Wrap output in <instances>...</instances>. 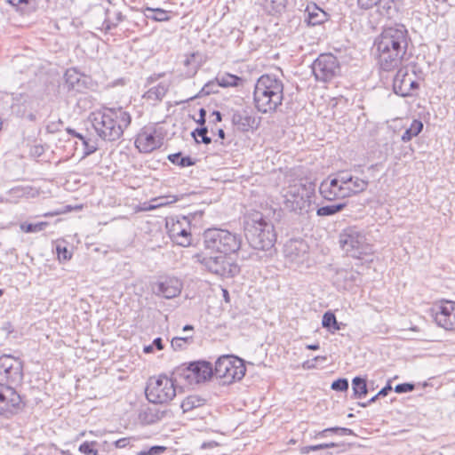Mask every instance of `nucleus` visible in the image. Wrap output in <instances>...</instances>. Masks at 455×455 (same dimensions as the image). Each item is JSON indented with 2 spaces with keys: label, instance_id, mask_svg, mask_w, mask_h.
I'll return each mask as SVG.
<instances>
[{
  "label": "nucleus",
  "instance_id": "nucleus-32",
  "mask_svg": "<svg viewBox=\"0 0 455 455\" xmlns=\"http://www.w3.org/2000/svg\"><path fill=\"white\" fill-rule=\"evenodd\" d=\"M206 403V400L199 395H192L187 396L180 404L184 413L191 412L195 410L204 407Z\"/></svg>",
  "mask_w": 455,
  "mask_h": 455
},
{
  "label": "nucleus",
  "instance_id": "nucleus-61",
  "mask_svg": "<svg viewBox=\"0 0 455 455\" xmlns=\"http://www.w3.org/2000/svg\"><path fill=\"white\" fill-rule=\"evenodd\" d=\"M377 400H378V397L376 395H374L371 399H369L367 402H365V403H359L358 404L361 407L365 408V407L369 406L370 404L375 403Z\"/></svg>",
  "mask_w": 455,
  "mask_h": 455
},
{
  "label": "nucleus",
  "instance_id": "nucleus-10",
  "mask_svg": "<svg viewBox=\"0 0 455 455\" xmlns=\"http://www.w3.org/2000/svg\"><path fill=\"white\" fill-rule=\"evenodd\" d=\"M175 378L185 379L188 384H199L209 380L213 375V368L207 361H195L182 364L173 371Z\"/></svg>",
  "mask_w": 455,
  "mask_h": 455
},
{
  "label": "nucleus",
  "instance_id": "nucleus-20",
  "mask_svg": "<svg viewBox=\"0 0 455 455\" xmlns=\"http://www.w3.org/2000/svg\"><path fill=\"white\" fill-rule=\"evenodd\" d=\"M283 254L289 262L300 264L307 257V244L303 240L291 239L284 244Z\"/></svg>",
  "mask_w": 455,
  "mask_h": 455
},
{
  "label": "nucleus",
  "instance_id": "nucleus-6",
  "mask_svg": "<svg viewBox=\"0 0 455 455\" xmlns=\"http://www.w3.org/2000/svg\"><path fill=\"white\" fill-rule=\"evenodd\" d=\"M315 196V184L301 181L291 184L283 195L284 206L288 210L299 214L311 211L312 197Z\"/></svg>",
  "mask_w": 455,
  "mask_h": 455
},
{
  "label": "nucleus",
  "instance_id": "nucleus-1",
  "mask_svg": "<svg viewBox=\"0 0 455 455\" xmlns=\"http://www.w3.org/2000/svg\"><path fill=\"white\" fill-rule=\"evenodd\" d=\"M410 41L411 38L404 25L395 24L385 28L374 41L380 68L384 71L397 68L407 53Z\"/></svg>",
  "mask_w": 455,
  "mask_h": 455
},
{
  "label": "nucleus",
  "instance_id": "nucleus-56",
  "mask_svg": "<svg viewBox=\"0 0 455 455\" xmlns=\"http://www.w3.org/2000/svg\"><path fill=\"white\" fill-rule=\"evenodd\" d=\"M336 434L339 435H352L354 432L350 428L335 427Z\"/></svg>",
  "mask_w": 455,
  "mask_h": 455
},
{
  "label": "nucleus",
  "instance_id": "nucleus-21",
  "mask_svg": "<svg viewBox=\"0 0 455 455\" xmlns=\"http://www.w3.org/2000/svg\"><path fill=\"white\" fill-rule=\"evenodd\" d=\"M401 0H357L361 9L369 10L377 7L381 15L392 17L397 13Z\"/></svg>",
  "mask_w": 455,
  "mask_h": 455
},
{
  "label": "nucleus",
  "instance_id": "nucleus-43",
  "mask_svg": "<svg viewBox=\"0 0 455 455\" xmlns=\"http://www.w3.org/2000/svg\"><path fill=\"white\" fill-rule=\"evenodd\" d=\"M48 226L47 222L41 221L37 223H21L20 228V229L25 233H38L43 230Z\"/></svg>",
  "mask_w": 455,
  "mask_h": 455
},
{
  "label": "nucleus",
  "instance_id": "nucleus-50",
  "mask_svg": "<svg viewBox=\"0 0 455 455\" xmlns=\"http://www.w3.org/2000/svg\"><path fill=\"white\" fill-rule=\"evenodd\" d=\"M56 252L60 261H66L71 259L72 253L65 246L58 244L56 246Z\"/></svg>",
  "mask_w": 455,
  "mask_h": 455
},
{
  "label": "nucleus",
  "instance_id": "nucleus-26",
  "mask_svg": "<svg viewBox=\"0 0 455 455\" xmlns=\"http://www.w3.org/2000/svg\"><path fill=\"white\" fill-rule=\"evenodd\" d=\"M410 76L406 69L400 68L393 80L394 92L402 97L409 96L408 82Z\"/></svg>",
  "mask_w": 455,
  "mask_h": 455
},
{
  "label": "nucleus",
  "instance_id": "nucleus-55",
  "mask_svg": "<svg viewBox=\"0 0 455 455\" xmlns=\"http://www.w3.org/2000/svg\"><path fill=\"white\" fill-rule=\"evenodd\" d=\"M206 114L207 112L204 108L199 109V118L196 120V123L200 125V127L205 126Z\"/></svg>",
  "mask_w": 455,
  "mask_h": 455
},
{
  "label": "nucleus",
  "instance_id": "nucleus-15",
  "mask_svg": "<svg viewBox=\"0 0 455 455\" xmlns=\"http://www.w3.org/2000/svg\"><path fill=\"white\" fill-rule=\"evenodd\" d=\"M312 72L317 81L328 82L339 72V64L331 53L320 54L311 65Z\"/></svg>",
  "mask_w": 455,
  "mask_h": 455
},
{
  "label": "nucleus",
  "instance_id": "nucleus-44",
  "mask_svg": "<svg viewBox=\"0 0 455 455\" xmlns=\"http://www.w3.org/2000/svg\"><path fill=\"white\" fill-rule=\"evenodd\" d=\"M97 445L96 441H85L79 445L78 451L84 455H99V451L95 448Z\"/></svg>",
  "mask_w": 455,
  "mask_h": 455
},
{
  "label": "nucleus",
  "instance_id": "nucleus-53",
  "mask_svg": "<svg viewBox=\"0 0 455 455\" xmlns=\"http://www.w3.org/2000/svg\"><path fill=\"white\" fill-rule=\"evenodd\" d=\"M395 392L397 394L409 393L415 389V384L413 383H400L395 387Z\"/></svg>",
  "mask_w": 455,
  "mask_h": 455
},
{
  "label": "nucleus",
  "instance_id": "nucleus-58",
  "mask_svg": "<svg viewBox=\"0 0 455 455\" xmlns=\"http://www.w3.org/2000/svg\"><path fill=\"white\" fill-rule=\"evenodd\" d=\"M214 117V119L211 120L210 123L217 124L219 122H221L222 120V115L220 111L214 110L212 112L210 118Z\"/></svg>",
  "mask_w": 455,
  "mask_h": 455
},
{
  "label": "nucleus",
  "instance_id": "nucleus-37",
  "mask_svg": "<svg viewBox=\"0 0 455 455\" xmlns=\"http://www.w3.org/2000/svg\"><path fill=\"white\" fill-rule=\"evenodd\" d=\"M322 325L327 329L331 333H334L341 329L342 323L337 321L336 315L331 311H327L323 314L322 318Z\"/></svg>",
  "mask_w": 455,
  "mask_h": 455
},
{
  "label": "nucleus",
  "instance_id": "nucleus-19",
  "mask_svg": "<svg viewBox=\"0 0 455 455\" xmlns=\"http://www.w3.org/2000/svg\"><path fill=\"white\" fill-rule=\"evenodd\" d=\"M161 145V139L152 127H144L135 140V146L141 153H150Z\"/></svg>",
  "mask_w": 455,
  "mask_h": 455
},
{
  "label": "nucleus",
  "instance_id": "nucleus-59",
  "mask_svg": "<svg viewBox=\"0 0 455 455\" xmlns=\"http://www.w3.org/2000/svg\"><path fill=\"white\" fill-rule=\"evenodd\" d=\"M408 87H409V96H411V92L414 90H417L419 88V83L412 79L411 76H410L409 82H408Z\"/></svg>",
  "mask_w": 455,
  "mask_h": 455
},
{
  "label": "nucleus",
  "instance_id": "nucleus-34",
  "mask_svg": "<svg viewBox=\"0 0 455 455\" xmlns=\"http://www.w3.org/2000/svg\"><path fill=\"white\" fill-rule=\"evenodd\" d=\"M217 81H219L220 87L223 88L238 87L243 83L242 77L230 73L218 74Z\"/></svg>",
  "mask_w": 455,
  "mask_h": 455
},
{
  "label": "nucleus",
  "instance_id": "nucleus-27",
  "mask_svg": "<svg viewBox=\"0 0 455 455\" xmlns=\"http://www.w3.org/2000/svg\"><path fill=\"white\" fill-rule=\"evenodd\" d=\"M205 60V56L199 52L188 55L184 60V66L188 68L186 76L193 77L196 76L199 68L204 64Z\"/></svg>",
  "mask_w": 455,
  "mask_h": 455
},
{
  "label": "nucleus",
  "instance_id": "nucleus-33",
  "mask_svg": "<svg viewBox=\"0 0 455 455\" xmlns=\"http://www.w3.org/2000/svg\"><path fill=\"white\" fill-rule=\"evenodd\" d=\"M168 92V85L164 83H160L156 86L151 87L148 90L143 97L148 100L160 101Z\"/></svg>",
  "mask_w": 455,
  "mask_h": 455
},
{
  "label": "nucleus",
  "instance_id": "nucleus-30",
  "mask_svg": "<svg viewBox=\"0 0 455 455\" xmlns=\"http://www.w3.org/2000/svg\"><path fill=\"white\" fill-rule=\"evenodd\" d=\"M347 206V203L340 201L335 204L322 205L316 204V215L318 217H331L342 212Z\"/></svg>",
  "mask_w": 455,
  "mask_h": 455
},
{
  "label": "nucleus",
  "instance_id": "nucleus-3",
  "mask_svg": "<svg viewBox=\"0 0 455 455\" xmlns=\"http://www.w3.org/2000/svg\"><path fill=\"white\" fill-rule=\"evenodd\" d=\"M255 108L263 114L275 112L283 100V84L273 75H262L254 87Z\"/></svg>",
  "mask_w": 455,
  "mask_h": 455
},
{
  "label": "nucleus",
  "instance_id": "nucleus-62",
  "mask_svg": "<svg viewBox=\"0 0 455 455\" xmlns=\"http://www.w3.org/2000/svg\"><path fill=\"white\" fill-rule=\"evenodd\" d=\"M329 434V430H327V428L322 430V431H319L317 433H315V438H322V437H326Z\"/></svg>",
  "mask_w": 455,
  "mask_h": 455
},
{
  "label": "nucleus",
  "instance_id": "nucleus-25",
  "mask_svg": "<svg viewBox=\"0 0 455 455\" xmlns=\"http://www.w3.org/2000/svg\"><path fill=\"white\" fill-rule=\"evenodd\" d=\"M232 124L242 132L257 129L259 123L247 110H236L232 115Z\"/></svg>",
  "mask_w": 455,
  "mask_h": 455
},
{
  "label": "nucleus",
  "instance_id": "nucleus-23",
  "mask_svg": "<svg viewBox=\"0 0 455 455\" xmlns=\"http://www.w3.org/2000/svg\"><path fill=\"white\" fill-rule=\"evenodd\" d=\"M341 176L345 180V187L348 197L356 196L364 192L368 186L369 180L352 175L349 171H340Z\"/></svg>",
  "mask_w": 455,
  "mask_h": 455
},
{
  "label": "nucleus",
  "instance_id": "nucleus-31",
  "mask_svg": "<svg viewBox=\"0 0 455 455\" xmlns=\"http://www.w3.org/2000/svg\"><path fill=\"white\" fill-rule=\"evenodd\" d=\"M166 411H160L155 407H148L140 411V420L146 425L155 424L164 418Z\"/></svg>",
  "mask_w": 455,
  "mask_h": 455
},
{
  "label": "nucleus",
  "instance_id": "nucleus-28",
  "mask_svg": "<svg viewBox=\"0 0 455 455\" xmlns=\"http://www.w3.org/2000/svg\"><path fill=\"white\" fill-rule=\"evenodd\" d=\"M125 16L123 14L121 11L118 10H105V19L101 26V30L105 33L109 32L110 30L116 28L119 23L124 21Z\"/></svg>",
  "mask_w": 455,
  "mask_h": 455
},
{
  "label": "nucleus",
  "instance_id": "nucleus-2",
  "mask_svg": "<svg viewBox=\"0 0 455 455\" xmlns=\"http://www.w3.org/2000/svg\"><path fill=\"white\" fill-rule=\"evenodd\" d=\"M92 125L97 135L104 141H116L131 124L130 113L123 108H104L90 116Z\"/></svg>",
  "mask_w": 455,
  "mask_h": 455
},
{
  "label": "nucleus",
  "instance_id": "nucleus-51",
  "mask_svg": "<svg viewBox=\"0 0 455 455\" xmlns=\"http://www.w3.org/2000/svg\"><path fill=\"white\" fill-rule=\"evenodd\" d=\"M31 0H7V2L12 6L18 7L23 13L29 12L28 8Z\"/></svg>",
  "mask_w": 455,
  "mask_h": 455
},
{
  "label": "nucleus",
  "instance_id": "nucleus-7",
  "mask_svg": "<svg viewBox=\"0 0 455 455\" xmlns=\"http://www.w3.org/2000/svg\"><path fill=\"white\" fill-rule=\"evenodd\" d=\"M339 244L349 256L361 259L372 253V245L368 242L363 230L356 227H348L339 234Z\"/></svg>",
  "mask_w": 455,
  "mask_h": 455
},
{
  "label": "nucleus",
  "instance_id": "nucleus-46",
  "mask_svg": "<svg viewBox=\"0 0 455 455\" xmlns=\"http://www.w3.org/2000/svg\"><path fill=\"white\" fill-rule=\"evenodd\" d=\"M192 337H175L172 339V347L174 350L184 349Z\"/></svg>",
  "mask_w": 455,
  "mask_h": 455
},
{
  "label": "nucleus",
  "instance_id": "nucleus-60",
  "mask_svg": "<svg viewBox=\"0 0 455 455\" xmlns=\"http://www.w3.org/2000/svg\"><path fill=\"white\" fill-rule=\"evenodd\" d=\"M153 347H155L157 350H162L164 348L163 340L161 338H156L153 340Z\"/></svg>",
  "mask_w": 455,
  "mask_h": 455
},
{
  "label": "nucleus",
  "instance_id": "nucleus-11",
  "mask_svg": "<svg viewBox=\"0 0 455 455\" xmlns=\"http://www.w3.org/2000/svg\"><path fill=\"white\" fill-rule=\"evenodd\" d=\"M199 262L207 271L222 278L233 277L240 272L239 266L231 259V255H204Z\"/></svg>",
  "mask_w": 455,
  "mask_h": 455
},
{
  "label": "nucleus",
  "instance_id": "nucleus-16",
  "mask_svg": "<svg viewBox=\"0 0 455 455\" xmlns=\"http://www.w3.org/2000/svg\"><path fill=\"white\" fill-rule=\"evenodd\" d=\"M435 322L445 330L455 328V302L443 300L432 308Z\"/></svg>",
  "mask_w": 455,
  "mask_h": 455
},
{
  "label": "nucleus",
  "instance_id": "nucleus-48",
  "mask_svg": "<svg viewBox=\"0 0 455 455\" xmlns=\"http://www.w3.org/2000/svg\"><path fill=\"white\" fill-rule=\"evenodd\" d=\"M331 387L335 391H347L348 389V380L345 378H339L331 383Z\"/></svg>",
  "mask_w": 455,
  "mask_h": 455
},
{
  "label": "nucleus",
  "instance_id": "nucleus-40",
  "mask_svg": "<svg viewBox=\"0 0 455 455\" xmlns=\"http://www.w3.org/2000/svg\"><path fill=\"white\" fill-rule=\"evenodd\" d=\"M168 160L172 164H177L180 167H189L196 164V161L192 157L188 156H183L180 152L169 155Z\"/></svg>",
  "mask_w": 455,
  "mask_h": 455
},
{
  "label": "nucleus",
  "instance_id": "nucleus-41",
  "mask_svg": "<svg viewBox=\"0 0 455 455\" xmlns=\"http://www.w3.org/2000/svg\"><path fill=\"white\" fill-rule=\"evenodd\" d=\"M219 87H220V85L219 84V81H217V76H216L214 79L207 82L202 87V89L199 91V92L196 95H195L194 97H192L191 99L202 98L204 96H207L212 93H217V92H219Z\"/></svg>",
  "mask_w": 455,
  "mask_h": 455
},
{
  "label": "nucleus",
  "instance_id": "nucleus-39",
  "mask_svg": "<svg viewBox=\"0 0 455 455\" xmlns=\"http://www.w3.org/2000/svg\"><path fill=\"white\" fill-rule=\"evenodd\" d=\"M287 0H264L265 10L272 15L282 13L286 8Z\"/></svg>",
  "mask_w": 455,
  "mask_h": 455
},
{
  "label": "nucleus",
  "instance_id": "nucleus-45",
  "mask_svg": "<svg viewBox=\"0 0 455 455\" xmlns=\"http://www.w3.org/2000/svg\"><path fill=\"white\" fill-rule=\"evenodd\" d=\"M339 444L336 443H321V444H316V445H307V446H304L301 448V453L307 454L309 451H320V450H325L328 448H335V447H339Z\"/></svg>",
  "mask_w": 455,
  "mask_h": 455
},
{
  "label": "nucleus",
  "instance_id": "nucleus-24",
  "mask_svg": "<svg viewBox=\"0 0 455 455\" xmlns=\"http://www.w3.org/2000/svg\"><path fill=\"white\" fill-rule=\"evenodd\" d=\"M334 282L339 289L350 290L362 282V277L356 270L340 269L337 271Z\"/></svg>",
  "mask_w": 455,
  "mask_h": 455
},
{
  "label": "nucleus",
  "instance_id": "nucleus-9",
  "mask_svg": "<svg viewBox=\"0 0 455 455\" xmlns=\"http://www.w3.org/2000/svg\"><path fill=\"white\" fill-rule=\"evenodd\" d=\"M246 367L243 361L234 355H222L215 363L214 375L223 379L224 384H230L243 378Z\"/></svg>",
  "mask_w": 455,
  "mask_h": 455
},
{
  "label": "nucleus",
  "instance_id": "nucleus-22",
  "mask_svg": "<svg viewBox=\"0 0 455 455\" xmlns=\"http://www.w3.org/2000/svg\"><path fill=\"white\" fill-rule=\"evenodd\" d=\"M65 84L69 90L83 92L89 88L92 80L89 76L79 73L75 68H69L64 75Z\"/></svg>",
  "mask_w": 455,
  "mask_h": 455
},
{
  "label": "nucleus",
  "instance_id": "nucleus-52",
  "mask_svg": "<svg viewBox=\"0 0 455 455\" xmlns=\"http://www.w3.org/2000/svg\"><path fill=\"white\" fill-rule=\"evenodd\" d=\"M166 448L164 446L155 445L147 450H142L140 451L139 455H160L162 454Z\"/></svg>",
  "mask_w": 455,
  "mask_h": 455
},
{
  "label": "nucleus",
  "instance_id": "nucleus-54",
  "mask_svg": "<svg viewBox=\"0 0 455 455\" xmlns=\"http://www.w3.org/2000/svg\"><path fill=\"white\" fill-rule=\"evenodd\" d=\"M130 443H131V438L130 437H123V438H120V439L116 440L114 443V445H115L116 448L123 449V448H125L128 445H130Z\"/></svg>",
  "mask_w": 455,
  "mask_h": 455
},
{
  "label": "nucleus",
  "instance_id": "nucleus-57",
  "mask_svg": "<svg viewBox=\"0 0 455 455\" xmlns=\"http://www.w3.org/2000/svg\"><path fill=\"white\" fill-rule=\"evenodd\" d=\"M392 390V387L390 383H387L384 387H382L375 395L379 397H384L388 395V393Z\"/></svg>",
  "mask_w": 455,
  "mask_h": 455
},
{
  "label": "nucleus",
  "instance_id": "nucleus-63",
  "mask_svg": "<svg viewBox=\"0 0 455 455\" xmlns=\"http://www.w3.org/2000/svg\"><path fill=\"white\" fill-rule=\"evenodd\" d=\"M222 295H223L224 300L228 303L230 301V297H229V292L227 289H222Z\"/></svg>",
  "mask_w": 455,
  "mask_h": 455
},
{
  "label": "nucleus",
  "instance_id": "nucleus-47",
  "mask_svg": "<svg viewBox=\"0 0 455 455\" xmlns=\"http://www.w3.org/2000/svg\"><path fill=\"white\" fill-rule=\"evenodd\" d=\"M82 144L84 156L92 155L98 149L97 142L94 140L87 138Z\"/></svg>",
  "mask_w": 455,
  "mask_h": 455
},
{
  "label": "nucleus",
  "instance_id": "nucleus-18",
  "mask_svg": "<svg viewBox=\"0 0 455 455\" xmlns=\"http://www.w3.org/2000/svg\"><path fill=\"white\" fill-rule=\"evenodd\" d=\"M182 290V282L174 276H165L159 279L154 288L158 297L170 299L179 296Z\"/></svg>",
  "mask_w": 455,
  "mask_h": 455
},
{
  "label": "nucleus",
  "instance_id": "nucleus-5",
  "mask_svg": "<svg viewBox=\"0 0 455 455\" xmlns=\"http://www.w3.org/2000/svg\"><path fill=\"white\" fill-rule=\"evenodd\" d=\"M203 238L205 250L225 255L236 254L243 242L240 234L218 228L204 230Z\"/></svg>",
  "mask_w": 455,
  "mask_h": 455
},
{
  "label": "nucleus",
  "instance_id": "nucleus-49",
  "mask_svg": "<svg viewBox=\"0 0 455 455\" xmlns=\"http://www.w3.org/2000/svg\"><path fill=\"white\" fill-rule=\"evenodd\" d=\"M326 361H327V356H325V355H317V356H315L311 360H307L306 362H304L303 364H302V367L304 369H307V370L315 369L316 367V363L317 362L324 363Z\"/></svg>",
  "mask_w": 455,
  "mask_h": 455
},
{
  "label": "nucleus",
  "instance_id": "nucleus-42",
  "mask_svg": "<svg viewBox=\"0 0 455 455\" xmlns=\"http://www.w3.org/2000/svg\"><path fill=\"white\" fill-rule=\"evenodd\" d=\"M208 128L206 126H202L195 129L191 135L195 139L197 144L204 143L205 145H209L212 143V138L207 135Z\"/></svg>",
  "mask_w": 455,
  "mask_h": 455
},
{
  "label": "nucleus",
  "instance_id": "nucleus-64",
  "mask_svg": "<svg viewBox=\"0 0 455 455\" xmlns=\"http://www.w3.org/2000/svg\"><path fill=\"white\" fill-rule=\"evenodd\" d=\"M306 348L309 350H318L320 348V345L319 343L309 344L306 346Z\"/></svg>",
  "mask_w": 455,
  "mask_h": 455
},
{
  "label": "nucleus",
  "instance_id": "nucleus-14",
  "mask_svg": "<svg viewBox=\"0 0 455 455\" xmlns=\"http://www.w3.org/2000/svg\"><path fill=\"white\" fill-rule=\"evenodd\" d=\"M23 379V363L10 355L0 356V383L4 385H16Z\"/></svg>",
  "mask_w": 455,
  "mask_h": 455
},
{
  "label": "nucleus",
  "instance_id": "nucleus-17",
  "mask_svg": "<svg viewBox=\"0 0 455 455\" xmlns=\"http://www.w3.org/2000/svg\"><path fill=\"white\" fill-rule=\"evenodd\" d=\"M190 223L187 217H182L181 220L173 222L169 228V236L176 244L188 247L191 244L192 235L190 233Z\"/></svg>",
  "mask_w": 455,
  "mask_h": 455
},
{
  "label": "nucleus",
  "instance_id": "nucleus-8",
  "mask_svg": "<svg viewBox=\"0 0 455 455\" xmlns=\"http://www.w3.org/2000/svg\"><path fill=\"white\" fill-rule=\"evenodd\" d=\"M145 394L149 403H167L176 396L174 380L166 375L150 378Z\"/></svg>",
  "mask_w": 455,
  "mask_h": 455
},
{
  "label": "nucleus",
  "instance_id": "nucleus-29",
  "mask_svg": "<svg viewBox=\"0 0 455 455\" xmlns=\"http://www.w3.org/2000/svg\"><path fill=\"white\" fill-rule=\"evenodd\" d=\"M306 12L307 13L306 21L309 26L321 25L329 20V14L315 4L307 6Z\"/></svg>",
  "mask_w": 455,
  "mask_h": 455
},
{
  "label": "nucleus",
  "instance_id": "nucleus-13",
  "mask_svg": "<svg viewBox=\"0 0 455 455\" xmlns=\"http://www.w3.org/2000/svg\"><path fill=\"white\" fill-rule=\"evenodd\" d=\"M25 406L20 395L11 386L0 383V416L11 419Z\"/></svg>",
  "mask_w": 455,
  "mask_h": 455
},
{
  "label": "nucleus",
  "instance_id": "nucleus-36",
  "mask_svg": "<svg viewBox=\"0 0 455 455\" xmlns=\"http://www.w3.org/2000/svg\"><path fill=\"white\" fill-rule=\"evenodd\" d=\"M353 397L361 399L368 394L367 381L365 378L356 376L352 379Z\"/></svg>",
  "mask_w": 455,
  "mask_h": 455
},
{
  "label": "nucleus",
  "instance_id": "nucleus-35",
  "mask_svg": "<svg viewBox=\"0 0 455 455\" xmlns=\"http://www.w3.org/2000/svg\"><path fill=\"white\" fill-rule=\"evenodd\" d=\"M171 12L161 9V8H151L146 7L143 11L145 17L154 21H169L171 17L169 15Z\"/></svg>",
  "mask_w": 455,
  "mask_h": 455
},
{
  "label": "nucleus",
  "instance_id": "nucleus-38",
  "mask_svg": "<svg viewBox=\"0 0 455 455\" xmlns=\"http://www.w3.org/2000/svg\"><path fill=\"white\" fill-rule=\"evenodd\" d=\"M423 130V123L420 120L414 119L410 127L403 133L401 140L403 142H409L412 138L418 136Z\"/></svg>",
  "mask_w": 455,
  "mask_h": 455
},
{
  "label": "nucleus",
  "instance_id": "nucleus-4",
  "mask_svg": "<svg viewBox=\"0 0 455 455\" xmlns=\"http://www.w3.org/2000/svg\"><path fill=\"white\" fill-rule=\"evenodd\" d=\"M245 235L251 248L258 251H271L276 242L273 223L260 212L253 213L246 220Z\"/></svg>",
  "mask_w": 455,
  "mask_h": 455
},
{
  "label": "nucleus",
  "instance_id": "nucleus-12",
  "mask_svg": "<svg viewBox=\"0 0 455 455\" xmlns=\"http://www.w3.org/2000/svg\"><path fill=\"white\" fill-rule=\"evenodd\" d=\"M318 190L322 198L327 202H340L348 198L345 180L341 176L340 171L325 178L320 183Z\"/></svg>",
  "mask_w": 455,
  "mask_h": 455
}]
</instances>
